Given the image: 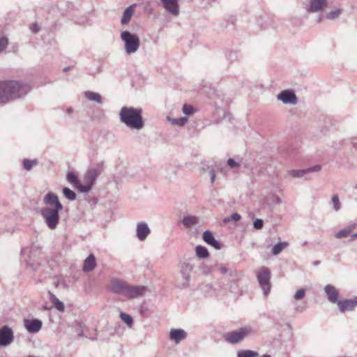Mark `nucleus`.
I'll use <instances>...</instances> for the list:
<instances>
[{"label": "nucleus", "instance_id": "obj_1", "mask_svg": "<svg viewBox=\"0 0 357 357\" xmlns=\"http://www.w3.org/2000/svg\"><path fill=\"white\" fill-rule=\"evenodd\" d=\"M43 203L46 206L40 209V215L50 229H55L59 222V212L63 209V205L59 202L58 196L52 192L47 193L43 197Z\"/></svg>", "mask_w": 357, "mask_h": 357}, {"label": "nucleus", "instance_id": "obj_2", "mask_svg": "<svg viewBox=\"0 0 357 357\" xmlns=\"http://www.w3.org/2000/svg\"><path fill=\"white\" fill-rule=\"evenodd\" d=\"M31 91L30 86L21 81L0 82V104H6L25 96Z\"/></svg>", "mask_w": 357, "mask_h": 357}, {"label": "nucleus", "instance_id": "obj_3", "mask_svg": "<svg viewBox=\"0 0 357 357\" xmlns=\"http://www.w3.org/2000/svg\"><path fill=\"white\" fill-rule=\"evenodd\" d=\"M121 123L132 130H139L144 126L142 109L132 107H123L119 112Z\"/></svg>", "mask_w": 357, "mask_h": 357}, {"label": "nucleus", "instance_id": "obj_4", "mask_svg": "<svg viewBox=\"0 0 357 357\" xmlns=\"http://www.w3.org/2000/svg\"><path fill=\"white\" fill-rule=\"evenodd\" d=\"M120 38L124 43L126 54H132L138 51L140 47V40L137 34L129 31H123L121 33Z\"/></svg>", "mask_w": 357, "mask_h": 357}, {"label": "nucleus", "instance_id": "obj_5", "mask_svg": "<svg viewBox=\"0 0 357 357\" xmlns=\"http://www.w3.org/2000/svg\"><path fill=\"white\" fill-rule=\"evenodd\" d=\"M252 329L250 326H245L237 331L227 333L225 335V340L227 342L235 344L241 342L243 339L251 334Z\"/></svg>", "mask_w": 357, "mask_h": 357}, {"label": "nucleus", "instance_id": "obj_6", "mask_svg": "<svg viewBox=\"0 0 357 357\" xmlns=\"http://www.w3.org/2000/svg\"><path fill=\"white\" fill-rule=\"evenodd\" d=\"M257 280L264 291V294L267 295L271 290V271L267 267H262L258 272Z\"/></svg>", "mask_w": 357, "mask_h": 357}, {"label": "nucleus", "instance_id": "obj_7", "mask_svg": "<svg viewBox=\"0 0 357 357\" xmlns=\"http://www.w3.org/2000/svg\"><path fill=\"white\" fill-rule=\"evenodd\" d=\"M146 287L144 286L127 284L124 296L128 298H135L144 295Z\"/></svg>", "mask_w": 357, "mask_h": 357}, {"label": "nucleus", "instance_id": "obj_8", "mask_svg": "<svg viewBox=\"0 0 357 357\" xmlns=\"http://www.w3.org/2000/svg\"><path fill=\"white\" fill-rule=\"evenodd\" d=\"M104 169V162H98L88 169V171L85 174V176L95 183L96 178L103 172Z\"/></svg>", "mask_w": 357, "mask_h": 357}, {"label": "nucleus", "instance_id": "obj_9", "mask_svg": "<svg viewBox=\"0 0 357 357\" xmlns=\"http://www.w3.org/2000/svg\"><path fill=\"white\" fill-rule=\"evenodd\" d=\"M278 99L284 104L296 105L298 102V98L292 90H284L278 95Z\"/></svg>", "mask_w": 357, "mask_h": 357}, {"label": "nucleus", "instance_id": "obj_10", "mask_svg": "<svg viewBox=\"0 0 357 357\" xmlns=\"http://www.w3.org/2000/svg\"><path fill=\"white\" fill-rule=\"evenodd\" d=\"M13 340V332L8 326L0 329V346H7Z\"/></svg>", "mask_w": 357, "mask_h": 357}, {"label": "nucleus", "instance_id": "obj_11", "mask_svg": "<svg viewBox=\"0 0 357 357\" xmlns=\"http://www.w3.org/2000/svg\"><path fill=\"white\" fill-rule=\"evenodd\" d=\"M337 305L342 313L347 311H353L357 307V296L351 299L340 300Z\"/></svg>", "mask_w": 357, "mask_h": 357}, {"label": "nucleus", "instance_id": "obj_12", "mask_svg": "<svg viewBox=\"0 0 357 357\" xmlns=\"http://www.w3.org/2000/svg\"><path fill=\"white\" fill-rule=\"evenodd\" d=\"M321 169L319 165H314L312 167L303 169H291L288 172V174L295 178H303L311 172H317Z\"/></svg>", "mask_w": 357, "mask_h": 357}, {"label": "nucleus", "instance_id": "obj_13", "mask_svg": "<svg viewBox=\"0 0 357 357\" xmlns=\"http://www.w3.org/2000/svg\"><path fill=\"white\" fill-rule=\"evenodd\" d=\"M327 4V0H310L309 6L305 7V10L311 13H318L323 10Z\"/></svg>", "mask_w": 357, "mask_h": 357}, {"label": "nucleus", "instance_id": "obj_14", "mask_svg": "<svg viewBox=\"0 0 357 357\" xmlns=\"http://www.w3.org/2000/svg\"><path fill=\"white\" fill-rule=\"evenodd\" d=\"M324 291L326 295L328 301L333 304H337L340 300L339 298V291L332 284H326Z\"/></svg>", "mask_w": 357, "mask_h": 357}, {"label": "nucleus", "instance_id": "obj_15", "mask_svg": "<svg viewBox=\"0 0 357 357\" xmlns=\"http://www.w3.org/2000/svg\"><path fill=\"white\" fill-rule=\"evenodd\" d=\"M24 325L29 333H36L41 329L43 322L38 319H25Z\"/></svg>", "mask_w": 357, "mask_h": 357}, {"label": "nucleus", "instance_id": "obj_16", "mask_svg": "<svg viewBox=\"0 0 357 357\" xmlns=\"http://www.w3.org/2000/svg\"><path fill=\"white\" fill-rule=\"evenodd\" d=\"M127 284L123 280L114 279L111 281L110 289L114 294L124 296Z\"/></svg>", "mask_w": 357, "mask_h": 357}, {"label": "nucleus", "instance_id": "obj_17", "mask_svg": "<svg viewBox=\"0 0 357 357\" xmlns=\"http://www.w3.org/2000/svg\"><path fill=\"white\" fill-rule=\"evenodd\" d=\"M150 233L151 229L146 222H140L137 225L136 236L139 241H144Z\"/></svg>", "mask_w": 357, "mask_h": 357}, {"label": "nucleus", "instance_id": "obj_18", "mask_svg": "<svg viewBox=\"0 0 357 357\" xmlns=\"http://www.w3.org/2000/svg\"><path fill=\"white\" fill-rule=\"evenodd\" d=\"M192 270V266L189 264H184L181 270V274L184 280V282L182 284L178 285V287L181 289L186 288L188 287L190 275V272Z\"/></svg>", "mask_w": 357, "mask_h": 357}, {"label": "nucleus", "instance_id": "obj_19", "mask_svg": "<svg viewBox=\"0 0 357 357\" xmlns=\"http://www.w3.org/2000/svg\"><path fill=\"white\" fill-rule=\"evenodd\" d=\"M169 338L176 344L180 343L187 337V333L181 328H172L169 332Z\"/></svg>", "mask_w": 357, "mask_h": 357}, {"label": "nucleus", "instance_id": "obj_20", "mask_svg": "<svg viewBox=\"0 0 357 357\" xmlns=\"http://www.w3.org/2000/svg\"><path fill=\"white\" fill-rule=\"evenodd\" d=\"M164 8L174 16L179 14L178 0H161Z\"/></svg>", "mask_w": 357, "mask_h": 357}, {"label": "nucleus", "instance_id": "obj_21", "mask_svg": "<svg viewBox=\"0 0 357 357\" xmlns=\"http://www.w3.org/2000/svg\"><path fill=\"white\" fill-rule=\"evenodd\" d=\"M137 6L136 3H133L127 7L123 13L122 17L121 19V24L122 25H127L131 20L132 17L135 13V8Z\"/></svg>", "mask_w": 357, "mask_h": 357}, {"label": "nucleus", "instance_id": "obj_22", "mask_svg": "<svg viewBox=\"0 0 357 357\" xmlns=\"http://www.w3.org/2000/svg\"><path fill=\"white\" fill-rule=\"evenodd\" d=\"M96 266V259L93 254L89 255L84 261L82 270L85 273L91 272Z\"/></svg>", "mask_w": 357, "mask_h": 357}, {"label": "nucleus", "instance_id": "obj_23", "mask_svg": "<svg viewBox=\"0 0 357 357\" xmlns=\"http://www.w3.org/2000/svg\"><path fill=\"white\" fill-rule=\"evenodd\" d=\"M84 184H82L80 181L75 186L82 192H87L91 190L93 184L95 183L88 177L84 175Z\"/></svg>", "mask_w": 357, "mask_h": 357}, {"label": "nucleus", "instance_id": "obj_24", "mask_svg": "<svg viewBox=\"0 0 357 357\" xmlns=\"http://www.w3.org/2000/svg\"><path fill=\"white\" fill-rule=\"evenodd\" d=\"M50 294V300L53 304L54 307L59 312H64L65 306L62 301H59V298L52 292Z\"/></svg>", "mask_w": 357, "mask_h": 357}, {"label": "nucleus", "instance_id": "obj_25", "mask_svg": "<svg viewBox=\"0 0 357 357\" xmlns=\"http://www.w3.org/2000/svg\"><path fill=\"white\" fill-rule=\"evenodd\" d=\"M182 223L185 227L190 228L198 223V218L195 215L185 216L182 220Z\"/></svg>", "mask_w": 357, "mask_h": 357}, {"label": "nucleus", "instance_id": "obj_26", "mask_svg": "<svg viewBox=\"0 0 357 357\" xmlns=\"http://www.w3.org/2000/svg\"><path fill=\"white\" fill-rule=\"evenodd\" d=\"M356 227V224L349 225L340 230V231L335 234V237L337 238H342L347 237L350 232Z\"/></svg>", "mask_w": 357, "mask_h": 357}, {"label": "nucleus", "instance_id": "obj_27", "mask_svg": "<svg viewBox=\"0 0 357 357\" xmlns=\"http://www.w3.org/2000/svg\"><path fill=\"white\" fill-rule=\"evenodd\" d=\"M85 97L88 100L96 102L98 104H102V102L101 96L99 93L93 92V91H86Z\"/></svg>", "mask_w": 357, "mask_h": 357}, {"label": "nucleus", "instance_id": "obj_28", "mask_svg": "<svg viewBox=\"0 0 357 357\" xmlns=\"http://www.w3.org/2000/svg\"><path fill=\"white\" fill-rule=\"evenodd\" d=\"M195 252H196V255L199 258H202V259L206 258L209 255L207 248H205L204 246L197 245L195 248Z\"/></svg>", "mask_w": 357, "mask_h": 357}, {"label": "nucleus", "instance_id": "obj_29", "mask_svg": "<svg viewBox=\"0 0 357 357\" xmlns=\"http://www.w3.org/2000/svg\"><path fill=\"white\" fill-rule=\"evenodd\" d=\"M287 246H288L287 242H280V243H276L272 249L273 255H279Z\"/></svg>", "mask_w": 357, "mask_h": 357}, {"label": "nucleus", "instance_id": "obj_30", "mask_svg": "<svg viewBox=\"0 0 357 357\" xmlns=\"http://www.w3.org/2000/svg\"><path fill=\"white\" fill-rule=\"evenodd\" d=\"M258 352L252 350H240L237 353V357H259Z\"/></svg>", "mask_w": 357, "mask_h": 357}, {"label": "nucleus", "instance_id": "obj_31", "mask_svg": "<svg viewBox=\"0 0 357 357\" xmlns=\"http://www.w3.org/2000/svg\"><path fill=\"white\" fill-rule=\"evenodd\" d=\"M23 167L26 171H30L32 168L37 165L38 163V160L37 159L29 160V159H24L23 160Z\"/></svg>", "mask_w": 357, "mask_h": 357}, {"label": "nucleus", "instance_id": "obj_32", "mask_svg": "<svg viewBox=\"0 0 357 357\" xmlns=\"http://www.w3.org/2000/svg\"><path fill=\"white\" fill-rule=\"evenodd\" d=\"M63 196L69 201H74L76 199V193L67 187H64L62 190Z\"/></svg>", "mask_w": 357, "mask_h": 357}, {"label": "nucleus", "instance_id": "obj_33", "mask_svg": "<svg viewBox=\"0 0 357 357\" xmlns=\"http://www.w3.org/2000/svg\"><path fill=\"white\" fill-rule=\"evenodd\" d=\"M167 119L171 122L172 124L178 125L180 126H184L188 120V117L186 116L180 117L178 119H171L170 117H167Z\"/></svg>", "mask_w": 357, "mask_h": 357}, {"label": "nucleus", "instance_id": "obj_34", "mask_svg": "<svg viewBox=\"0 0 357 357\" xmlns=\"http://www.w3.org/2000/svg\"><path fill=\"white\" fill-rule=\"evenodd\" d=\"M120 318L122 321H123L130 328L132 327L133 324V319L132 317L125 312L120 313Z\"/></svg>", "mask_w": 357, "mask_h": 357}, {"label": "nucleus", "instance_id": "obj_35", "mask_svg": "<svg viewBox=\"0 0 357 357\" xmlns=\"http://www.w3.org/2000/svg\"><path fill=\"white\" fill-rule=\"evenodd\" d=\"M342 13V9H335L331 11H330L328 13L326 14V17L328 20H335L341 15Z\"/></svg>", "mask_w": 357, "mask_h": 357}, {"label": "nucleus", "instance_id": "obj_36", "mask_svg": "<svg viewBox=\"0 0 357 357\" xmlns=\"http://www.w3.org/2000/svg\"><path fill=\"white\" fill-rule=\"evenodd\" d=\"M66 179L69 183L73 184L74 186H75L79 181L77 176L73 172H68L66 176Z\"/></svg>", "mask_w": 357, "mask_h": 357}, {"label": "nucleus", "instance_id": "obj_37", "mask_svg": "<svg viewBox=\"0 0 357 357\" xmlns=\"http://www.w3.org/2000/svg\"><path fill=\"white\" fill-rule=\"evenodd\" d=\"M331 201H332L333 206V208L335 209V211H339L341 208V203L340 202L338 196L337 195H334L332 197Z\"/></svg>", "mask_w": 357, "mask_h": 357}, {"label": "nucleus", "instance_id": "obj_38", "mask_svg": "<svg viewBox=\"0 0 357 357\" xmlns=\"http://www.w3.org/2000/svg\"><path fill=\"white\" fill-rule=\"evenodd\" d=\"M219 271L222 273V274H229L230 276L231 277H234V278H236L237 277V273L235 271H232L231 270L227 268V267H225V266H220L219 268H218Z\"/></svg>", "mask_w": 357, "mask_h": 357}, {"label": "nucleus", "instance_id": "obj_39", "mask_svg": "<svg viewBox=\"0 0 357 357\" xmlns=\"http://www.w3.org/2000/svg\"><path fill=\"white\" fill-rule=\"evenodd\" d=\"M240 219H241L240 214H238V213H234L231 214L229 217L225 218L224 219V222H229L231 221L237 222V221L240 220Z\"/></svg>", "mask_w": 357, "mask_h": 357}, {"label": "nucleus", "instance_id": "obj_40", "mask_svg": "<svg viewBox=\"0 0 357 357\" xmlns=\"http://www.w3.org/2000/svg\"><path fill=\"white\" fill-rule=\"evenodd\" d=\"M203 239L204 241L207 243L208 244V243H210V241H211L213 238H214V236H213V234L211 231H205L204 233H203Z\"/></svg>", "mask_w": 357, "mask_h": 357}, {"label": "nucleus", "instance_id": "obj_41", "mask_svg": "<svg viewBox=\"0 0 357 357\" xmlns=\"http://www.w3.org/2000/svg\"><path fill=\"white\" fill-rule=\"evenodd\" d=\"M8 45V39L6 36L0 38V53L2 52Z\"/></svg>", "mask_w": 357, "mask_h": 357}, {"label": "nucleus", "instance_id": "obj_42", "mask_svg": "<svg viewBox=\"0 0 357 357\" xmlns=\"http://www.w3.org/2000/svg\"><path fill=\"white\" fill-rule=\"evenodd\" d=\"M182 111L185 115H190L194 112L192 107L187 104L183 106Z\"/></svg>", "mask_w": 357, "mask_h": 357}, {"label": "nucleus", "instance_id": "obj_43", "mask_svg": "<svg viewBox=\"0 0 357 357\" xmlns=\"http://www.w3.org/2000/svg\"><path fill=\"white\" fill-rule=\"evenodd\" d=\"M305 295V289H301L299 290H298L295 294H294V298L296 300H301L302 299Z\"/></svg>", "mask_w": 357, "mask_h": 357}, {"label": "nucleus", "instance_id": "obj_44", "mask_svg": "<svg viewBox=\"0 0 357 357\" xmlns=\"http://www.w3.org/2000/svg\"><path fill=\"white\" fill-rule=\"evenodd\" d=\"M254 228L256 229H261L264 226V221L261 219H256L253 222Z\"/></svg>", "mask_w": 357, "mask_h": 357}, {"label": "nucleus", "instance_id": "obj_45", "mask_svg": "<svg viewBox=\"0 0 357 357\" xmlns=\"http://www.w3.org/2000/svg\"><path fill=\"white\" fill-rule=\"evenodd\" d=\"M208 245L213 246L216 250H220L221 248L220 243L217 240H215V238L211 241H210V243H208Z\"/></svg>", "mask_w": 357, "mask_h": 357}, {"label": "nucleus", "instance_id": "obj_46", "mask_svg": "<svg viewBox=\"0 0 357 357\" xmlns=\"http://www.w3.org/2000/svg\"><path fill=\"white\" fill-rule=\"evenodd\" d=\"M227 164L231 168H236L239 166V164L236 162L233 158H229Z\"/></svg>", "mask_w": 357, "mask_h": 357}, {"label": "nucleus", "instance_id": "obj_47", "mask_svg": "<svg viewBox=\"0 0 357 357\" xmlns=\"http://www.w3.org/2000/svg\"><path fill=\"white\" fill-rule=\"evenodd\" d=\"M209 176H210V178H211V183L213 185V184H214V183L215 181V178H216L215 170L213 168H212L209 171Z\"/></svg>", "mask_w": 357, "mask_h": 357}, {"label": "nucleus", "instance_id": "obj_48", "mask_svg": "<svg viewBox=\"0 0 357 357\" xmlns=\"http://www.w3.org/2000/svg\"><path fill=\"white\" fill-rule=\"evenodd\" d=\"M307 308V306L306 305H296L295 307H294V310L297 312H304Z\"/></svg>", "mask_w": 357, "mask_h": 357}, {"label": "nucleus", "instance_id": "obj_49", "mask_svg": "<svg viewBox=\"0 0 357 357\" xmlns=\"http://www.w3.org/2000/svg\"><path fill=\"white\" fill-rule=\"evenodd\" d=\"M59 285H62L64 288H68L69 287L65 279L57 280L56 286L58 287Z\"/></svg>", "mask_w": 357, "mask_h": 357}, {"label": "nucleus", "instance_id": "obj_50", "mask_svg": "<svg viewBox=\"0 0 357 357\" xmlns=\"http://www.w3.org/2000/svg\"><path fill=\"white\" fill-rule=\"evenodd\" d=\"M30 29L32 31V32L34 33H38L40 30V28L37 24H31V26H30Z\"/></svg>", "mask_w": 357, "mask_h": 357}, {"label": "nucleus", "instance_id": "obj_51", "mask_svg": "<svg viewBox=\"0 0 357 357\" xmlns=\"http://www.w3.org/2000/svg\"><path fill=\"white\" fill-rule=\"evenodd\" d=\"M351 144L353 146L357 149V137L353 138L351 139Z\"/></svg>", "mask_w": 357, "mask_h": 357}, {"label": "nucleus", "instance_id": "obj_52", "mask_svg": "<svg viewBox=\"0 0 357 357\" xmlns=\"http://www.w3.org/2000/svg\"><path fill=\"white\" fill-rule=\"evenodd\" d=\"M73 112V109L71 107H69L66 109V113L68 114H71Z\"/></svg>", "mask_w": 357, "mask_h": 357}, {"label": "nucleus", "instance_id": "obj_53", "mask_svg": "<svg viewBox=\"0 0 357 357\" xmlns=\"http://www.w3.org/2000/svg\"><path fill=\"white\" fill-rule=\"evenodd\" d=\"M356 238H357V233L356 234H354L351 236V238H350V241H354Z\"/></svg>", "mask_w": 357, "mask_h": 357}, {"label": "nucleus", "instance_id": "obj_54", "mask_svg": "<svg viewBox=\"0 0 357 357\" xmlns=\"http://www.w3.org/2000/svg\"><path fill=\"white\" fill-rule=\"evenodd\" d=\"M319 264H320V261H317L314 262V266H318Z\"/></svg>", "mask_w": 357, "mask_h": 357}, {"label": "nucleus", "instance_id": "obj_55", "mask_svg": "<svg viewBox=\"0 0 357 357\" xmlns=\"http://www.w3.org/2000/svg\"><path fill=\"white\" fill-rule=\"evenodd\" d=\"M261 357H271V355H269V354H264V355H263L262 356H261Z\"/></svg>", "mask_w": 357, "mask_h": 357}, {"label": "nucleus", "instance_id": "obj_56", "mask_svg": "<svg viewBox=\"0 0 357 357\" xmlns=\"http://www.w3.org/2000/svg\"><path fill=\"white\" fill-rule=\"evenodd\" d=\"M69 70V68H64V71H67V70Z\"/></svg>", "mask_w": 357, "mask_h": 357}, {"label": "nucleus", "instance_id": "obj_57", "mask_svg": "<svg viewBox=\"0 0 357 357\" xmlns=\"http://www.w3.org/2000/svg\"><path fill=\"white\" fill-rule=\"evenodd\" d=\"M355 188L357 189V183L355 185Z\"/></svg>", "mask_w": 357, "mask_h": 357}]
</instances>
